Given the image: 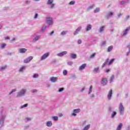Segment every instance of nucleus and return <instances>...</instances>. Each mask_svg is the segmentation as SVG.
I'll use <instances>...</instances> for the list:
<instances>
[{
    "mask_svg": "<svg viewBox=\"0 0 130 130\" xmlns=\"http://www.w3.org/2000/svg\"><path fill=\"white\" fill-rule=\"evenodd\" d=\"M85 90V88H82L81 92H83V91H84Z\"/></svg>",
    "mask_w": 130,
    "mask_h": 130,
    "instance_id": "nucleus-57",
    "label": "nucleus"
},
{
    "mask_svg": "<svg viewBox=\"0 0 130 130\" xmlns=\"http://www.w3.org/2000/svg\"><path fill=\"white\" fill-rule=\"evenodd\" d=\"M63 75L64 76H67V75H68V71L67 70H64L63 71Z\"/></svg>",
    "mask_w": 130,
    "mask_h": 130,
    "instance_id": "nucleus-27",
    "label": "nucleus"
},
{
    "mask_svg": "<svg viewBox=\"0 0 130 130\" xmlns=\"http://www.w3.org/2000/svg\"><path fill=\"white\" fill-rule=\"evenodd\" d=\"M95 96L94 95V94H92L91 95V98H94Z\"/></svg>",
    "mask_w": 130,
    "mask_h": 130,
    "instance_id": "nucleus-53",
    "label": "nucleus"
},
{
    "mask_svg": "<svg viewBox=\"0 0 130 130\" xmlns=\"http://www.w3.org/2000/svg\"><path fill=\"white\" fill-rule=\"evenodd\" d=\"M107 82V79L103 78L102 80V84H103V85H106Z\"/></svg>",
    "mask_w": 130,
    "mask_h": 130,
    "instance_id": "nucleus-14",
    "label": "nucleus"
},
{
    "mask_svg": "<svg viewBox=\"0 0 130 130\" xmlns=\"http://www.w3.org/2000/svg\"><path fill=\"white\" fill-rule=\"evenodd\" d=\"M5 69H7V66L2 67L0 68L1 70H5Z\"/></svg>",
    "mask_w": 130,
    "mask_h": 130,
    "instance_id": "nucleus-39",
    "label": "nucleus"
},
{
    "mask_svg": "<svg viewBox=\"0 0 130 130\" xmlns=\"http://www.w3.org/2000/svg\"><path fill=\"white\" fill-rule=\"evenodd\" d=\"M39 76V75L38 74H35L34 75V76H33V78H38Z\"/></svg>",
    "mask_w": 130,
    "mask_h": 130,
    "instance_id": "nucleus-33",
    "label": "nucleus"
},
{
    "mask_svg": "<svg viewBox=\"0 0 130 130\" xmlns=\"http://www.w3.org/2000/svg\"><path fill=\"white\" fill-rule=\"evenodd\" d=\"M27 106H28V104H24L21 107V108H24V107H27Z\"/></svg>",
    "mask_w": 130,
    "mask_h": 130,
    "instance_id": "nucleus-36",
    "label": "nucleus"
},
{
    "mask_svg": "<svg viewBox=\"0 0 130 130\" xmlns=\"http://www.w3.org/2000/svg\"><path fill=\"white\" fill-rule=\"evenodd\" d=\"M67 53H68V52L67 51H63L60 53L57 54V56L60 57L63 56V55H66Z\"/></svg>",
    "mask_w": 130,
    "mask_h": 130,
    "instance_id": "nucleus-9",
    "label": "nucleus"
},
{
    "mask_svg": "<svg viewBox=\"0 0 130 130\" xmlns=\"http://www.w3.org/2000/svg\"><path fill=\"white\" fill-rule=\"evenodd\" d=\"M109 72H110V70H109V69H107V70H106V73H108Z\"/></svg>",
    "mask_w": 130,
    "mask_h": 130,
    "instance_id": "nucleus-49",
    "label": "nucleus"
},
{
    "mask_svg": "<svg viewBox=\"0 0 130 130\" xmlns=\"http://www.w3.org/2000/svg\"><path fill=\"white\" fill-rule=\"evenodd\" d=\"M51 125H52V122H51V121H49L47 122V126L50 127Z\"/></svg>",
    "mask_w": 130,
    "mask_h": 130,
    "instance_id": "nucleus-18",
    "label": "nucleus"
},
{
    "mask_svg": "<svg viewBox=\"0 0 130 130\" xmlns=\"http://www.w3.org/2000/svg\"><path fill=\"white\" fill-rule=\"evenodd\" d=\"M94 71H95L96 73H98V72H99V68H95Z\"/></svg>",
    "mask_w": 130,
    "mask_h": 130,
    "instance_id": "nucleus-40",
    "label": "nucleus"
},
{
    "mask_svg": "<svg viewBox=\"0 0 130 130\" xmlns=\"http://www.w3.org/2000/svg\"><path fill=\"white\" fill-rule=\"evenodd\" d=\"M125 1H123L120 2V5H124V4H125Z\"/></svg>",
    "mask_w": 130,
    "mask_h": 130,
    "instance_id": "nucleus-37",
    "label": "nucleus"
},
{
    "mask_svg": "<svg viewBox=\"0 0 130 130\" xmlns=\"http://www.w3.org/2000/svg\"><path fill=\"white\" fill-rule=\"evenodd\" d=\"M38 39H39V37H36L33 39V40H38Z\"/></svg>",
    "mask_w": 130,
    "mask_h": 130,
    "instance_id": "nucleus-42",
    "label": "nucleus"
},
{
    "mask_svg": "<svg viewBox=\"0 0 130 130\" xmlns=\"http://www.w3.org/2000/svg\"><path fill=\"white\" fill-rule=\"evenodd\" d=\"M59 116L60 117H61V116H62V114H59Z\"/></svg>",
    "mask_w": 130,
    "mask_h": 130,
    "instance_id": "nucleus-54",
    "label": "nucleus"
},
{
    "mask_svg": "<svg viewBox=\"0 0 130 130\" xmlns=\"http://www.w3.org/2000/svg\"><path fill=\"white\" fill-rule=\"evenodd\" d=\"M80 111H81V109H74L73 110V113L72 114V116H76V115H77V114L76 113H79V112H80Z\"/></svg>",
    "mask_w": 130,
    "mask_h": 130,
    "instance_id": "nucleus-7",
    "label": "nucleus"
},
{
    "mask_svg": "<svg viewBox=\"0 0 130 130\" xmlns=\"http://www.w3.org/2000/svg\"><path fill=\"white\" fill-rule=\"evenodd\" d=\"M9 39H10V38H9V37H6V38H5V40H9Z\"/></svg>",
    "mask_w": 130,
    "mask_h": 130,
    "instance_id": "nucleus-52",
    "label": "nucleus"
},
{
    "mask_svg": "<svg viewBox=\"0 0 130 130\" xmlns=\"http://www.w3.org/2000/svg\"><path fill=\"white\" fill-rule=\"evenodd\" d=\"M53 33H54V31H51V32L50 33V35H52L53 34Z\"/></svg>",
    "mask_w": 130,
    "mask_h": 130,
    "instance_id": "nucleus-51",
    "label": "nucleus"
},
{
    "mask_svg": "<svg viewBox=\"0 0 130 130\" xmlns=\"http://www.w3.org/2000/svg\"><path fill=\"white\" fill-rule=\"evenodd\" d=\"M20 53H25L27 51V49L25 48H20L19 49Z\"/></svg>",
    "mask_w": 130,
    "mask_h": 130,
    "instance_id": "nucleus-12",
    "label": "nucleus"
},
{
    "mask_svg": "<svg viewBox=\"0 0 130 130\" xmlns=\"http://www.w3.org/2000/svg\"><path fill=\"white\" fill-rule=\"evenodd\" d=\"M15 40H16V39L15 38H14L13 39H12V41H15Z\"/></svg>",
    "mask_w": 130,
    "mask_h": 130,
    "instance_id": "nucleus-56",
    "label": "nucleus"
},
{
    "mask_svg": "<svg viewBox=\"0 0 130 130\" xmlns=\"http://www.w3.org/2000/svg\"><path fill=\"white\" fill-rule=\"evenodd\" d=\"M25 66L22 67L20 69L19 72H23V71H24V70H25Z\"/></svg>",
    "mask_w": 130,
    "mask_h": 130,
    "instance_id": "nucleus-25",
    "label": "nucleus"
},
{
    "mask_svg": "<svg viewBox=\"0 0 130 130\" xmlns=\"http://www.w3.org/2000/svg\"><path fill=\"white\" fill-rule=\"evenodd\" d=\"M16 91V89H13L12 90V92L11 93H10L9 94L11 95V94H12V93H13V92H15Z\"/></svg>",
    "mask_w": 130,
    "mask_h": 130,
    "instance_id": "nucleus-47",
    "label": "nucleus"
},
{
    "mask_svg": "<svg viewBox=\"0 0 130 130\" xmlns=\"http://www.w3.org/2000/svg\"><path fill=\"white\" fill-rule=\"evenodd\" d=\"M6 46H7V44H2L1 45V48H5V47H6Z\"/></svg>",
    "mask_w": 130,
    "mask_h": 130,
    "instance_id": "nucleus-32",
    "label": "nucleus"
},
{
    "mask_svg": "<svg viewBox=\"0 0 130 130\" xmlns=\"http://www.w3.org/2000/svg\"><path fill=\"white\" fill-rule=\"evenodd\" d=\"M49 56V52H47L43 54L41 58V60H44L47 57H48Z\"/></svg>",
    "mask_w": 130,
    "mask_h": 130,
    "instance_id": "nucleus-5",
    "label": "nucleus"
},
{
    "mask_svg": "<svg viewBox=\"0 0 130 130\" xmlns=\"http://www.w3.org/2000/svg\"><path fill=\"white\" fill-rule=\"evenodd\" d=\"M100 11L99 8H96V9L94 10V13H98Z\"/></svg>",
    "mask_w": 130,
    "mask_h": 130,
    "instance_id": "nucleus-31",
    "label": "nucleus"
},
{
    "mask_svg": "<svg viewBox=\"0 0 130 130\" xmlns=\"http://www.w3.org/2000/svg\"><path fill=\"white\" fill-rule=\"evenodd\" d=\"M36 92H37V90L36 89H34L32 90V93H36Z\"/></svg>",
    "mask_w": 130,
    "mask_h": 130,
    "instance_id": "nucleus-45",
    "label": "nucleus"
},
{
    "mask_svg": "<svg viewBox=\"0 0 130 130\" xmlns=\"http://www.w3.org/2000/svg\"><path fill=\"white\" fill-rule=\"evenodd\" d=\"M50 80L53 83H55V82H56V81H57V77H52L50 78Z\"/></svg>",
    "mask_w": 130,
    "mask_h": 130,
    "instance_id": "nucleus-13",
    "label": "nucleus"
},
{
    "mask_svg": "<svg viewBox=\"0 0 130 130\" xmlns=\"http://www.w3.org/2000/svg\"><path fill=\"white\" fill-rule=\"evenodd\" d=\"M95 55H96V54H95V53L91 54L90 55V58H93V57H94L95 56Z\"/></svg>",
    "mask_w": 130,
    "mask_h": 130,
    "instance_id": "nucleus-38",
    "label": "nucleus"
},
{
    "mask_svg": "<svg viewBox=\"0 0 130 130\" xmlns=\"http://www.w3.org/2000/svg\"><path fill=\"white\" fill-rule=\"evenodd\" d=\"M92 28V26H91V25L89 24L87 26L86 28V31H90V30Z\"/></svg>",
    "mask_w": 130,
    "mask_h": 130,
    "instance_id": "nucleus-17",
    "label": "nucleus"
},
{
    "mask_svg": "<svg viewBox=\"0 0 130 130\" xmlns=\"http://www.w3.org/2000/svg\"><path fill=\"white\" fill-rule=\"evenodd\" d=\"M87 67L86 63L82 64L80 67H79V70L80 71H83V70H84L85 68Z\"/></svg>",
    "mask_w": 130,
    "mask_h": 130,
    "instance_id": "nucleus-10",
    "label": "nucleus"
},
{
    "mask_svg": "<svg viewBox=\"0 0 130 130\" xmlns=\"http://www.w3.org/2000/svg\"><path fill=\"white\" fill-rule=\"evenodd\" d=\"M67 33H68V31H63L61 33V35H66L67 34Z\"/></svg>",
    "mask_w": 130,
    "mask_h": 130,
    "instance_id": "nucleus-30",
    "label": "nucleus"
},
{
    "mask_svg": "<svg viewBox=\"0 0 130 130\" xmlns=\"http://www.w3.org/2000/svg\"><path fill=\"white\" fill-rule=\"evenodd\" d=\"M25 93H26V90L22 89L19 92H18L17 97H21V96H23Z\"/></svg>",
    "mask_w": 130,
    "mask_h": 130,
    "instance_id": "nucleus-6",
    "label": "nucleus"
},
{
    "mask_svg": "<svg viewBox=\"0 0 130 130\" xmlns=\"http://www.w3.org/2000/svg\"><path fill=\"white\" fill-rule=\"evenodd\" d=\"M112 96V89H110V90L109 91V93L108 94V98L109 100H110V99H111Z\"/></svg>",
    "mask_w": 130,
    "mask_h": 130,
    "instance_id": "nucleus-11",
    "label": "nucleus"
},
{
    "mask_svg": "<svg viewBox=\"0 0 130 130\" xmlns=\"http://www.w3.org/2000/svg\"><path fill=\"white\" fill-rule=\"evenodd\" d=\"M53 3V0H48L47 2V5H50V8L53 9L54 8V4H52Z\"/></svg>",
    "mask_w": 130,
    "mask_h": 130,
    "instance_id": "nucleus-4",
    "label": "nucleus"
},
{
    "mask_svg": "<svg viewBox=\"0 0 130 130\" xmlns=\"http://www.w3.org/2000/svg\"><path fill=\"white\" fill-rule=\"evenodd\" d=\"M53 119H54L55 121L58 120V117L57 116H53L52 117Z\"/></svg>",
    "mask_w": 130,
    "mask_h": 130,
    "instance_id": "nucleus-29",
    "label": "nucleus"
},
{
    "mask_svg": "<svg viewBox=\"0 0 130 130\" xmlns=\"http://www.w3.org/2000/svg\"><path fill=\"white\" fill-rule=\"evenodd\" d=\"M122 128V123H120L117 127L116 130H121Z\"/></svg>",
    "mask_w": 130,
    "mask_h": 130,
    "instance_id": "nucleus-16",
    "label": "nucleus"
},
{
    "mask_svg": "<svg viewBox=\"0 0 130 130\" xmlns=\"http://www.w3.org/2000/svg\"><path fill=\"white\" fill-rule=\"evenodd\" d=\"M24 62H25V63H28V62H30V60L27 58L24 60Z\"/></svg>",
    "mask_w": 130,
    "mask_h": 130,
    "instance_id": "nucleus-26",
    "label": "nucleus"
},
{
    "mask_svg": "<svg viewBox=\"0 0 130 130\" xmlns=\"http://www.w3.org/2000/svg\"><path fill=\"white\" fill-rule=\"evenodd\" d=\"M113 49V46H110L108 48V52H110V51H111V50Z\"/></svg>",
    "mask_w": 130,
    "mask_h": 130,
    "instance_id": "nucleus-19",
    "label": "nucleus"
},
{
    "mask_svg": "<svg viewBox=\"0 0 130 130\" xmlns=\"http://www.w3.org/2000/svg\"><path fill=\"white\" fill-rule=\"evenodd\" d=\"M92 89H93V86L92 85H91L89 87V90L88 92V94H91V93H92Z\"/></svg>",
    "mask_w": 130,
    "mask_h": 130,
    "instance_id": "nucleus-21",
    "label": "nucleus"
},
{
    "mask_svg": "<svg viewBox=\"0 0 130 130\" xmlns=\"http://www.w3.org/2000/svg\"><path fill=\"white\" fill-rule=\"evenodd\" d=\"M119 110L120 114H123V111L124 110V108L123 107V106L122 105V103H120L119 105Z\"/></svg>",
    "mask_w": 130,
    "mask_h": 130,
    "instance_id": "nucleus-3",
    "label": "nucleus"
},
{
    "mask_svg": "<svg viewBox=\"0 0 130 130\" xmlns=\"http://www.w3.org/2000/svg\"><path fill=\"white\" fill-rule=\"evenodd\" d=\"M114 79V76L112 75L110 78V83H111V82H112Z\"/></svg>",
    "mask_w": 130,
    "mask_h": 130,
    "instance_id": "nucleus-28",
    "label": "nucleus"
},
{
    "mask_svg": "<svg viewBox=\"0 0 130 130\" xmlns=\"http://www.w3.org/2000/svg\"><path fill=\"white\" fill-rule=\"evenodd\" d=\"M27 59H28V60H29V61H31V60H32L33 59V57L32 56H29L27 58Z\"/></svg>",
    "mask_w": 130,
    "mask_h": 130,
    "instance_id": "nucleus-34",
    "label": "nucleus"
},
{
    "mask_svg": "<svg viewBox=\"0 0 130 130\" xmlns=\"http://www.w3.org/2000/svg\"><path fill=\"white\" fill-rule=\"evenodd\" d=\"M115 115H116V112H113V113H112V115H111V117L112 118H113V117H114L115 116Z\"/></svg>",
    "mask_w": 130,
    "mask_h": 130,
    "instance_id": "nucleus-23",
    "label": "nucleus"
},
{
    "mask_svg": "<svg viewBox=\"0 0 130 130\" xmlns=\"http://www.w3.org/2000/svg\"><path fill=\"white\" fill-rule=\"evenodd\" d=\"M82 28L81 27H78L76 31L74 32V35H77L78 33H79V31H80V30H81V29Z\"/></svg>",
    "mask_w": 130,
    "mask_h": 130,
    "instance_id": "nucleus-15",
    "label": "nucleus"
},
{
    "mask_svg": "<svg viewBox=\"0 0 130 130\" xmlns=\"http://www.w3.org/2000/svg\"><path fill=\"white\" fill-rule=\"evenodd\" d=\"M62 91H63V88H61L58 90L59 92H62Z\"/></svg>",
    "mask_w": 130,
    "mask_h": 130,
    "instance_id": "nucleus-43",
    "label": "nucleus"
},
{
    "mask_svg": "<svg viewBox=\"0 0 130 130\" xmlns=\"http://www.w3.org/2000/svg\"><path fill=\"white\" fill-rule=\"evenodd\" d=\"M78 44H81V43H82V41L81 40H79L78 41Z\"/></svg>",
    "mask_w": 130,
    "mask_h": 130,
    "instance_id": "nucleus-44",
    "label": "nucleus"
},
{
    "mask_svg": "<svg viewBox=\"0 0 130 130\" xmlns=\"http://www.w3.org/2000/svg\"><path fill=\"white\" fill-rule=\"evenodd\" d=\"M46 28V27H45V28H42V31H44V30H45Z\"/></svg>",
    "mask_w": 130,
    "mask_h": 130,
    "instance_id": "nucleus-55",
    "label": "nucleus"
},
{
    "mask_svg": "<svg viewBox=\"0 0 130 130\" xmlns=\"http://www.w3.org/2000/svg\"><path fill=\"white\" fill-rule=\"evenodd\" d=\"M35 1V2H38V1H39V0H34Z\"/></svg>",
    "mask_w": 130,
    "mask_h": 130,
    "instance_id": "nucleus-58",
    "label": "nucleus"
},
{
    "mask_svg": "<svg viewBox=\"0 0 130 130\" xmlns=\"http://www.w3.org/2000/svg\"><path fill=\"white\" fill-rule=\"evenodd\" d=\"M130 30V27H127L126 29L123 31V34L122 35V36H125L126 34H127V32L129 31Z\"/></svg>",
    "mask_w": 130,
    "mask_h": 130,
    "instance_id": "nucleus-8",
    "label": "nucleus"
},
{
    "mask_svg": "<svg viewBox=\"0 0 130 130\" xmlns=\"http://www.w3.org/2000/svg\"><path fill=\"white\" fill-rule=\"evenodd\" d=\"M38 16V14H37V13H36L35 15V18H37Z\"/></svg>",
    "mask_w": 130,
    "mask_h": 130,
    "instance_id": "nucleus-48",
    "label": "nucleus"
},
{
    "mask_svg": "<svg viewBox=\"0 0 130 130\" xmlns=\"http://www.w3.org/2000/svg\"><path fill=\"white\" fill-rule=\"evenodd\" d=\"M26 120H27V121H30V120H31V119H30V118H26Z\"/></svg>",
    "mask_w": 130,
    "mask_h": 130,
    "instance_id": "nucleus-50",
    "label": "nucleus"
},
{
    "mask_svg": "<svg viewBox=\"0 0 130 130\" xmlns=\"http://www.w3.org/2000/svg\"><path fill=\"white\" fill-rule=\"evenodd\" d=\"M46 23L48 24V25H52L53 24V21H52V18L51 17H48L46 18Z\"/></svg>",
    "mask_w": 130,
    "mask_h": 130,
    "instance_id": "nucleus-1",
    "label": "nucleus"
},
{
    "mask_svg": "<svg viewBox=\"0 0 130 130\" xmlns=\"http://www.w3.org/2000/svg\"><path fill=\"white\" fill-rule=\"evenodd\" d=\"M112 15H113V12H109V13H108V16H112Z\"/></svg>",
    "mask_w": 130,
    "mask_h": 130,
    "instance_id": "nucleus-35",
    "label": "nucleus"
},
{
    "mask_svg": "<svg viewBox=\"0 0 130 130\" xmlns=\"http://www.w3.org/2000/svg\"><path fill=\"white\" fill-rule=\"evenodd\" d=\"M114 60H115V58H113L111 59L110 61L109 59H106L105 63L108 64L109 66H110V64H112V63L114 61Z\"/></svg>",
    "mask_w": 130,
    "mask_h": 130,
    "instance_id": "nucleus-2",
    "label": "nucleus"
},
{
    "mask_svg": "<svg viewBox=\"0 0 130 130\" xmlns=\"http://www.w3.org/2000/svg\"><path fill=\"white\" fill-rule=\"evenodd\" d=\"M104 28H105V26H103L100 28V31H99L100 33H101V32H102L104 30Z\"/></svg>",
    "mask_w": 130,
    "mask_h": 130,
    "instance_id": "nucleus-22",
    "label": "nucleus"
},
{
    "mask_svg": "<svg viewBox=\"0 0 130 130\" xmlns=\"http://www.w3.org/2000/svg\"><path fill=\"white\" fill-rule=\"evenodd\" d=\"M69 5H75V1H71L70 2Z\"/></svg>",
    "mask_w": 130,
    "mask_h": 130,
    "instance_id": "nucleus-41",
    "label": "nucleus"
},
{
    "mask_svg": "<svg viewBox=\"0 0 130 130\" xmlns=\"http://www.w3.org/2000/svg\"><path fill=\"white\" fill-rule=\"evenodd\" d=\"M105 44H106V41H104V42H103L102 45H105Z\"/></svg>",
    "mask_w": 130,
    "mask_h": 130,
    "instance_id": "nucleus-46",
    "label": "nucleus"
},
{
    "mask_svg": "<svg viewBox=\"0 0 130 130\" xmlns=\"http://www.w3.org/2000/svg\"><path fill=\"white\" fill-rule=\"evenodd\" d=\"M71 56L72 58H77V55L75 54H71Z\"/></svg>",
    "mask_w": 130,
    "mask_h": 130,
    "instance_id": "nucleus-20",
    "label": "nucleus"
},
{
    "mask_svg": "<svg viewBox=\"0 0 130 130\" xmlns=\"http://www.w3.org/2000/svg\"><path fill=\"white\" fill-rule=\"evenodd\" d=\"M93 7H94V6H93V5L90 6V7H89L88 8H87V9L86 10L87 12L90 11V10H92V9H93Z\"/></svg>",
    "mask_w": 130,
    "mask_h": 130,
    "instance_id": "nucleus-24",
    "label": "nucleus"
}]
</instances>
